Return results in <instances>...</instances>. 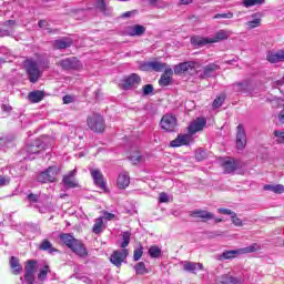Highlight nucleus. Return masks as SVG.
Masks as SVG:
<instances>
[{
	"label": "nucleus",
	"instance_id": "f257e3e1",
	"mask_svg": "<svg viewBox=\"0 0 284 284\" xmlns=\"http://www.w3.org/2000/svg\"><path fill=\"white\" fill-rule=\"evenodd\" d=\"M200 68L201 64L199 62L187 61L176 64L173 70L174 74H185L186 72L191 77L197 74L200 79H210V77H214V72L219 70V67L215 63L207 64L203 68V71L199 70Z\"/></svg>",
	"mask_w": 284,
	"mask_h": 284
},
{
	"label": "nucleus",
	"instance_id": "f03ea898",
	"mask_svg": "<svg viewBox=\"0 0 284 284\" xmlns=\"http://www.w3.org/2000/svg\"><path fill=\"white\" fill-rule=\"evenodd\" d=\"M207 125V120L205 118H196L190 125H189V134H180L175 140H172L170 145L171 148H181L183 145H190L192 141H194V134L196 132H201L203 128Z\"/></svg>",
	"mask_w": 284,
	"mask_h": 284
},
{
	"label": "nucleus",
	"instance_id": "7ed1b4c3",
	"mask_svg": "<svg viewBox=\"0 0 284 284\" xmlns=\"http://www.w3.org/2000/svg\"><path fill=\"white\" fill-rule=\"evenodd\" d=\"M230 34H232V31L219 30L212 38L194 36L191 38V43L196 48H203L210 43H219L221 41H225L230 39Z\"/></svg>",
	"mask_w": 284,
	"mask_h": 284
},
{
	"label": "nucleus",
	"instance_id": "20e7f679",
	"mask_svg": "<svg viewBox=\"0 0 284 284\" xmlns=\"http://www.w3.org/2000/svg\"><path fill=\"white\" fill-rule=\"evenodd\" d=\"M257 250H261V245L254 243L243 248L224 251L223 254L220 255V261H232V258H236V256H241V254H252V252H256Z\"/></svg>",
	"mask_w": 284,
	"mask_h": 284
},
{
	"label": "nucleus",
	"instance_id": "39448f33",
	"mask_svg": "<svg viewBox=\"0 0 284 284\" xmlns=\"http://www.w3.org/2000/svg\"><path fill=\"white\" fill-rule=\"evenodd\" d=\"M24 70L30 83H37L39 78L42 77L43 72L39 69V62L33 59H27L24 61Z\"/></svg>",
	"mask_w": 284,
	"mask_h": 284
},
{
	"label": "nucleus",
	"instance_id": "423d86ee",
	"mask_svg": "<svg viewBox=\"0 0 284 284\" xmlns=\"http://www.w3.org/2000/svg\"><path fill=\"white\" fill-rule=\"evenodd\" d=\"M88 128L92 130V132H98L101 134V132L105 131V120L103 119V115L99 113H92L87 119Z\"/></svg>",
	"mask_w": 284,
	"mask_h": 284
},
{
	"label": "nucleus",
	"instance_id": "0eeeda50",
	"mask_svg": "<svg viewBox=\"0 0 284 284\" xmlns=\"http://www.w3.org/2000/svg\"><path fill=\"white\" fill-rule=\"evenodd\" d=\"M59 175V168L58 166H50L44 172H41L37 181L39 183H54L57 181V176Z\"/></svg>",
	"mask_w": 284,
	"mask_h": 284
},
{
	"label": "nucleus",
	"instance_id": "6e6552de",
	"mask_svg": "<svg viewBox=\"0 0 284 284\" xmlns=\"http://www.w3.org/2000/svg\"><path fill=\"white\" fill-rule=\"evenodd\" d=\"M168 64L165 62H161L159 60H153V61H149V62H143L140 64V70H142L143 72H165V70H168Z\"/></svg>",
	"mask_w": 284,
	"mask_h": 284
},
{
	"label": "nucleus",
	"instance_id": "1a4fd4ad",
	"mask_svg": "<svg viewBox=\"0 0 284 284\" xmlns=\"http://www.w3.org/2000/svg\"><path fill=\"white\" fill-rule=\"evenodd\" d=\"M140 84H141V77H139V74L136 73H132L121 81L120 88L122 90H132V88H136Z\"/></svg>",
	"mask_w": 284,
	"mask_h": 284
},
{
	"label": "nucleus",
	"instance_id": "9d476101",
	"mask_svg": "<svg viewBox=\"0 0 284 284\" xmlns=\"http://www.w3.org/2000/svg\"><path fill=\"white\" fill-rule=\"evenodd\" d=\"M176 125H178L176 116L172 114L163 115L160 122V126L165 132H174V130H176Z\"/></svg>",
	"mask_w": 284,
	"mask_h": 284
},
{
	"label": "nucleus",
	"instance_id": "9b49d317",
	"mask_svg": "<svg viewBox=\"0 0 284 284\" xmlns=\"http://www.w3.org/2000/svg\"><path fill=\"white\" fill-rule=\"evenodd\" d=\"M233 92H241L242 94L254 95V84L250 80L233 84Z\"/></svg>",
	"mask_w": 284,
	"mask_h": 284
},
{
	"label": "nucleus",
	"instance_id": "f8f14e48",
	"mask_svg": "<svg viewBox=\"0 0 284 284\" xmlns=\"http://www.w3.org/2000/svg\"><path fill=\"white\" fill-rule=\"evenodd\" d=\"M128 254H129L128 248L114 251L110 256V261L112 265H115V267H121L125 258H128Z\"/></svg>",
	"mask_w": 284,
	"mask_h": 284
},
{
	"label": "nucleus",
	"instance_id": "ddd939ff",
	"mask_svg": "<svg viewBox=\"0 0 284 284\" xmlns=\"http://www.w3.org/2000/svg\"><path fill=\"white\" fill-rule=\"evenodd\" d=\"M236 130V148L237 150H244L245 145H247V135L245 133V128H243V124H239Z\"/></svg>",
	"mask_w": 284,
	"mask_h": 284
},
{
	"label": "nucleus",
	"instance_id": "4468645a",
	"mask_svg": "<svg viewBox=\"0 0 284 284\" xmlns=\"http://www.w3.org/2000/svg\"><path fill=\"white\" fill-rule=\"evenodd\" d=\"M90 174L93 179L94 185H97V187H100V190H103V192H108V190L105 189V181L103 180V173H101V170L90 169Z\"/></svg>",
	"mask_w": 284,
	"mask_h": 284
},
{
	"label": "nucleus",
	"instance_id": "2eb2a0df",
	"mask_svg": "<svg viewBox=\"0 0 284 284\" xmlns=\"http://www.w3.org/2000/svg\"><path fill=\"white\" fill-rule=\"evenodd\" d=\"M63 70H79L81 62L77 58H67L59 62Z\"/></svg>",
	"mask_w": 284,
	"mask_h": 284
},
{
	"label": "nucleus",
	"instance_id": "dca6fc26",
	"mask_svg": "<svg viewBox=\"0 0 284 284\" xmlns=\"http://www.w3.org/2000/svg\"><path fill=\"white\" fill-rule=\"evenodd\" d=\"M266 61H268V63H283L284 50L268 51L266 53Z\"/></svg>",
	"mask_w": 284,
	"mask_h": 284
},
{
	"label": "nucleus",
	"instance_id": "f3484780",
	"mask_svg": "<svg viewBox=\"0 0 284 284\" xmlns=\"http://www.w3.org/2000/svg\"><path fill=\"white\" fill-rule=\"evenodd\" d=\"M41 150H45V145H43L41 140H36L32 144L27 145V152L29 154L28 159H34V158H31V155L39 154Z\"/></svg>",
	"mask_w": 284,
	"mask_h": 284
},
{
	"label": "nucleus",
	"instance_id": "a211bd4d",
	"mask_svg": "<svg viewBox=\"0 0 284 284\" xmlns=\"http://www.w3.org/2000/svg\"><path fill=\"white\" fill-rule=\"evenodd\" d=\"M69 250H71L74 254H77V256H81V257L88 256V250L85 248L83 243H81V241L79 240L73 242L72 246Z\"/></svg>",
	"mask_w": 284,
	"mask_h": 284
},
{
	"label": "nucleus",
	"instance_id": "6ab92c4d",
	"mask_svg": "<svg viewBox=\"0 0 284 284\" xmlns=\"http://www.w3.org/2000/svg\"><path fill=\"white\" fill-rule=\"evenodd\" d=\"M174 74V70L172 68L165 69L164 73L161 75L159 80V85L161 88H165L172 83V75Z\"/></svg>",
	"mask_w": 284,
	"mask_h": 284
},
{
	"label": "nucleus",
	"instance_id": "aec40b11",
	"mask_svg": "<svg viewBox=\"0 0 284 284\" xmlns=\"http://www.w3.org/2000/svg\"><path fill=\"white\" fill-rule=\"evenodd\" d=\"M126 34L129 37H142L145 34V27L141 24H134L126 28Z\"/></svg>",
	"mask_w": 284,
	"mask_h": 284
},
{
	"label": "nucleus",
	"instance_id": "412c9836",
	"mask_svg": "<svg viewBox=\"0 0 284 284\" xmlns=\"http://www.w3.org/2000/svg\"><path fill=\"white\" fill-rule=\"evenodd\" d=\"M252 20L246 22V26L250 30H254V28H261V21L263 19V13L256 12L251 16Z\"/></svg>",
	"mask_w": 284,
	"mask_h": 284
},
{
	"label": "nucleus",
	"instance_id": "4be33fe9",
	"mask_svg": "<svg viewBox=\"0 0 284 284\" xmlns=\"http://www.w3.org/2000/svg\"><path fill=\"white\" fill-rule=\"evenodd\" d=\"M116 183H118V187L120 190H125V187H129V185H130V173L121 172L118 175Z\"/></svg>",
	"mask_w": 284,
	"mask_h": 284
},
{
	"label": "nucleus",
	"instance_id": "5701e85b",
	"mask_svg": "<svg viewBox=\"0 0 284 284\" xmlns=\"http://www.w3.org/2000/svg\"><path fill=\"white\" fill-rule=\"evenodd\" d=\"M215 284H243L241 280L230 275L225 274L216 278Z\"/></svg>",
	"mask_w": 284,
	"mask_h": 284
},
{
	"label": "nucleus",
	"instance_id": "b1692460",
	"mask_svg": "<svg viewBox=\"0 0 284 284\" xmlns=\"http://www.w3.org/2000/svg\"><path fill=\"white\" fill-rule=\"evenodd\" d=\"M241 165L233 159H227L223 162L225 174H232L235 170H239Z\"/></svg>",
	"mask_w": 284,
	"mask_h": 284
},
{
	"label": "nucleus",
	"instance_id": "393cba45",
	"mask_svg": "<svg viewBox=\"0 0 284 284\" xmlns=\"http://www.w3.org/2000/svg\"><path fill=\"white\" fill-rule=\"evenodd\" d=\"M183 270L185 272H191V274H196V272L203 270V264L196 262H184Z\"/></svg>",
	"mask_w": 284,
	"mask_h": 284
},
{
	"label": "nucleus",
	"instance_id": "a878e982",
	"mask_svg": "<svg viewBox=\"0 0 284 284\" xmlns=\"http://www.w3.org/2000/svg\"><path fill=\"white\" fill-rule=\"evenodd\" d=\"M191 216L193 219H203L204 221H211V219H214V214L203 210L192 211Z\"/></svg>",
	"mask_w": 284,
	"mask_h": 284
},
{
	"label": "nucleus",
	"instance_id": "bb28decb",
	"mask_svg": "<svg viewBox=\"0 0 284 284\" xmlns=\"http://www.w3.org/2000/svg\"><path fill=\"white\" fill-rule=\"evenodd\" d=\"M70 45H72V39L70 38H62L55 40L53 43V48H55V50H65V48H70Z\"/></svg>",
	"mask_w": 284,
	"mask_h": 284
},
{
	"label": "nucleus",
	"instance_id": "cd10ccee",
	"mask_svg": "<svg viewBox=\"0 0 284 284\" xmlns=\"http://www.w3.org/2000/svg\"><path fill=\"white\" fill-rule=\"evenodd\" d=\"M77 175V169L71 171L68 175H64L63 183L67 185V187H77V181L74 180V176Z\"/></svg>",
	"mask_w": 284,
	"mask_h": 284
},
{
	"label": "nucleus",
	"instance_id": "c85d7f7f",
	"mask_svg": "<svg viewBox=\"0 0 284 284\" xmlns=\"http://www.w3.org/2000/svg\"><path fill=\"white\" fill-rule=\"evenodd\" d=\"M43 97H45L43 91H32L29 93L28 99L31 103H39L43 101Z\"/></svg>",
	"mask_w": 284,
	"mask_h": 284
},
{
	"label": "nucleus",
	"instance_id": "c756f323",
	"mask_svg": "<svg viewBox=\"0 0 284 284\" xmlns=\"http://www.w3.org/2000/svg\"><path fill=\"white\" fill-rule=\"evenodd\" d=\"M129 161H131L133 165H138V163H143L145 159L143 158V155H141L140 151L135 150L131 152L129 156Z\"/></svg>",
	"mask_w": 284,
	"mask_h": 284
},
{
	"label": "nucleus",
	"instance_id": "7c9ffc66",
	"mask_svg": "<svg viewBox=\"0 0 284 284\" xmlns=\"http://www.w3.org/2000/svg\"><path fill=\"white\" fill-rule=\"evenodd\" d=\"M60 240L62 241V243H64V245H67V247H71L74 243H77V239H74V236H72V234H68V233H63L60 235Z\"/></svg>",
	"mask_w": 284,
	"mask_h": 284
},
{
	"label": "nucleus",
	"instance_id": "2f4dec72",
	"mask_svg": "<svg viewBox=\"0 0 284 284\" xmlns=\"http://www.w3.org/2000/svg\"><path fill=\"white\" fill-rule=\"evenodd\" d=\"M264 190H266L268 192H274V194H283L284 185L283 184H276V185L266 184V185H264Z\"/></svg>",
	"mask_w": 284,
	"mask_h": 284
},
{
	"label": "nucleus",
	"instance_id": "473e14b6",
	"mask_svg": "<svg viewBox=\"0 0 284 284\" xmlns=\"http://www.w3.org/2000/svg\"><path fill=\"white\" fill-rule=\"evenodd\" d=\"M39 250L43 252H49V254H53V252H58L57 248L52 246V243L48 240H43L39 246Z\"/></svg>",
	"mask_w": 284,
	"mask_h": 284
},
{
	"label": "nucleus",
	"instance_id": "72a5a7b5",
	"mask_svg": "<svg viewBox=\"0 0 284 284\" xmlns=\"http://www.w3.org/2000/svg\"><path fill=\"white\" fill-rule=\"evenodd\" d=\"M93 234H101L103 232V217H98L92 229Z\"/></svg>",
	"mask_w": 284,
	"mask_h": 284
},
{
	"label": "nucleus",
	"instance_id": "f704fd0d",
	"mask_svg": "<svg viewBox=\"0 0 284 284\" xmlns=\"http://www.w3.org/2000/svg\"><path fill=\"white\" fill-rule=\"evenodd\" d=\"M132 239V233L130 232H123L122 233V243L120 244V247H122V250H125V247H128V245H130V241Z\"/></svg>",
	"mask_w": 284,
	"mask_h": 284
},
{
	"label": "nucleus",
	"instance_id": "c9c22d12",
	"mask_svg": "<svg viewBox=\"0 0 284 284\" xmlns=\"http://www.w3.org/2000/svg\"><path fill=\"white\" fill-rule=\"evenodd\" d=\"M48 274H50V266L44 265V267L40 270V273L38 274V281H40V283H43V281L48 278Z\"/></svg>",
	"mask_w": 284,
	"mask_h": 284
},
{
	"label": "nucleus",
	"instance_id": "e433bc0d",
	"mask_svg": "<svg viewBox=\"0 0 284 284\" xmlns=\"http://www.w3.org/2000/svg\"><path fill=\"white\" fill-rule=\"evenodd\" d=\"M134 270H135V274H139L141 276H143V274H148L149 272L148 267H145V263L143 262L135 264Z\"/></svg>",
	"mask_w": 284,
	"mask_h": 284
},
{
	"label": "nucleus",
	"instance_id": "4c0bfd02",
	"mask_svg": "<svg viewBox=\"0 0 284 284\" xmlns=\"http://www.w3.org/2000/svg\"><path fill=\"white\" fill-rule=\"evenodd\" d=\"M11 270H13L14 274H19L21 272V265L19 264V260L14 256L10 260Z\"/></svg>",
	"mask_w": 284,
	"mask_h": 284
},
{
	"label": "nucleus",
	"instance_id": "58836bf2",
	"mask_svg": "<svg viewBox=\"0 0 284 284\" xmlns=\"http://www.w3.org/2000/svg\"><path fill=\"white\" fill-rule=\"evenodd\" d=\"M265 0H243L244 8H252L253 6H263Z\"/></svg>",
	"mask_w": 284,
	"mask_h": 284
},
{
	"label": "nucleus",
	"instance_id": "ea45409f",
	"mask_svg": "<svg viewBox=\"0 0 284 284\" xmlns=\"http://www.w3.org/2000/svg\"><path fill=\"white\" fill-rule=\"evenodd\" d=\"M149 256H151V258H159V256H161V247L153 245L149 248Z\"/></svg>",
	"mask_w": 284,
	"mask_h": 284
},
{
	"label": "nucleus",
	"instance_id": "a19ab883",
	"mask_svg": "<svg viewBox=\"0 0 284 284\" xmlns=\"http://www.w3.org/2000/svg\"><path fill=\"white\" fill-rule=\"evenodd\" d=\"M26 273L34 274V270H37V261L30 260L27 262L24 266Z\"/></svg>",
	"mask_w": 284,
	"mask_h": 284
},
{
	"label": "nucleus",
	"instance_id": "79ce46f5",
	"mask_svg": "<svg viewBox=\"0 0 284 284\" xmlns=\"http://www.w3.org/2000/svg\"><path fill=\"white\" fill-rule=\"evenodd\" d=\"M95 8H98V10H100V12L108 14V12H106L108 8L105 7V0H97Z\"/></svg>",
	"mask_w": 284,
	"mask_h": 284
},
{
	"label": "nucleus",
	"instance_id": "37998d69",
	"mask_svg": "<svg viewBox=\"0 0 284 284\" xmlns=\"http://www.w3.org/2000/svg\"><path fill=\"white\" fill-rule=\"evenodd\" d=\"M225 101V95H220L213 101V108H221Z\"/></svg>",
	"mask_w": 284,
	"mask_h": 284
},
{
	"label": "nucleus",
	"instance_id": "c03bdc74",
	"mask_svg": "<svg viewBox=\"0 0 284 284\" xmlns=\"http://www.w3.org/2000/svg\"><path fill=\"white\" fill-rule=\"evenodd\" d=\"M143 94L144 97H148L154 92V87L152 84H145L143 88Z\"/></svg>",
	"mask_w": 284,
	"mask_h": 284
},
{
	"label": "nucleus",
	"instance_id": "a18cd8bd",
	"mask_svg": "<svg viewBox=\"0 0 284 284\" xmlns=\"http://www.w3.org/2000/svg\"><path fill=\"white\" fill-rule=\"evenodd\" d=\"M232 223L236 225V227H243V221L236 216V213H233L232 216Z\"/></svg>",
	"mask_w": 284,
	"mask_h": 284
},
{
	"label": "nucleus",
	"instance_id": "49530a36",
	"mask_svg": "<svg viewBox=\"0 0 284 284\" xmlns=\"http://www.w3.org/2000/svg\"><path fill=\"white\" fill-rule=\"evenodd\" d=\"M234 13L227 12V13H217L213 17V19H233Z\"/></svg>",
	"mask_w": 284,
	"mask_h": 284
},
{
	"label": "nucleus",
	"instance_id": "de8ad7c7",
	"mask_svg": "<svg viewBox=\"0 0 284 284\" xmlns=\"http://www.w3.org/2000/svg\"><path fill=\"white\" fill-rule=\"evenodd\" d=\"M143 256V247L135 248L133 254V261H139Z\"/></svg>",
	"mask_w": 284,
	"mask_h": 284
},
{
	"label": "nucleus",
	"instance_id": "09e8293b",
	"mask_svg": "<svg viewBox=\"0 0 284 284\" xmlns=\"http://www.w3.org/2000/svg\"><path fill=\"white\" fill-rule=\"evenodd\" d=\"M273 134L277 139L278 143L283 142V140H284V130L283 131L275 130L273 132Z\"/></svg>",
	"mask_w": 284,
	"mask_h": 284
},
{
	"label": "nucleus",
	"instance_id": "8fccbe9b",
	"mask_svg": "<svg viewBox=\"0 0 284 284\" xmlns=\"http://www.w3.org/2000/svg\"><path fill=\"white\" fill-rule=\"evenodd\" d=\"M24 281L27 284L34 283V273H26Z\"/></svg>",
	"mask_w": 284,
	"mask_h": 284
},
{
	"label": "nucleus",
	"instance_id": "3c124183",
	"mask_svg": "<svg viewBox=\"0 0 284 284\" xmlns=\"http://www.w3.org/2000/svg\"><path fill=\"white\" fill-rule=\"evenodd\" d=\"M159 201L160 203H168L170 201V196L168 195V193L162 192L160 193Z\"/></svg>",
	"mask_w": 284,
	"mask_h": 284
},
{
	"label": "nucleus",
	"instance_id": "603ef678",
	"mask_svg": "<svg viewBox=\"0 0 284 284\" xmlns=\"http://www.w3.org/2000/svg\"><path fill=\"white\" fill-rule=\"evenodd\" d=\"M219 214H224L226 216H231L234 214V212H232V210L230 209H217Z\"/></svg>",
	"mask_w": 284,
	"mask_h": 284
},
{
	"label": "nucleus",
	"instance_id": "864d4df0",
	"mask_svg": "<svg viewBox=\"0 0 284 284\" xmlns=\"http://www.w3.org/2000/svg\"><path fill=\"white\" fill-rule=\"evenodd\" d=\"M195 159H196L197 161H203V159H205V151H203V150H197V151L195 152Z\"/></svg>",
	"mask_w": 284,
	"mask_h": 284
},
{
	"label": "nucleus",
	"instance_id": "5fc2aeb1",
	"mask_svg": "<svg viewBox=\"0 0 284 284\" xmlns=\"http://www.w3.org/2000/svg\"><path fill=\"white\" fill-rule=\"evenodd\" d=\"M27 199L30 201V203H37V201H39V195L31 193L27 196Z\"/></svg>",
	"mask_w": 284,
	"mask_h": 284
},
{
	"label": "nucleus",
	"instance_id": "6e6d98bb",
	"mask_svg": "<svg viewBox=\"0 0 284 284\" xmlns=\"http://www.w3.org/2000/svg\"><path fill=\"white\" fill-rule=\"evenodd\" d=\"M8 183H10V179H8L6 176H0V187L8 185Z\"/></svg>",
	"mask_w": 284,
	"mask_h": 284
},
{
	"label": "nucleus",
	"instance_id": "4d7b16f0",
	"mask_svg": "<svg viewBox=\"0 0 284 284\" xmlns=\"http://www.w3.org/2000/svg\"><path fill=\"white\" fill-rule=\"evenodd\" d=\"M103 219H105L106 221H112L114 219V214L104 212Z\"/></svg>",
	"mask_w": 284,
	"mask_h": 284
},
{
	"label": "nucleus",
	"instance_id": "13d9d810",
	"mask_svg": "<svg viewBox=\"0 0 284 284\" xmlns=\"http://www.w3.org/2000/svg\"><path fill=\"white\" fill-rule=\"evenodd\" d=\"M0 37H10V30L0 28Z\"/></svg>",
	"mask_w": 284,
	"mask_h": 284
},
{
	"label": "nucleus",
	"instance_id": "bf43d9fd",
	"mask_svg": "<svg viewBox=\"0 0 284 284\" xmlns=\"http://www.w3.org/2000/svg\"><path fill=\"white\" fill-rule=\"evenodd\" d=\"M63 103H65V104L72 103V97H70V95H64V97H63Z\"/></svg>",
	"mask_w": 284,
	"mask_h": 284
},
{
	"label": "nucleus",
	"instance_id": "052dcab7",
	"mask_svg": "<svg viewBox=\"0 0 284 284\" xmlns=\"http://www.w3.org/2000/svg\"><path fill=\"white\" fill-rule=\"evenodd\" d=\"M38 26H39V28H45V26H48V21H45V20H40V21L38 22Z\"/></svg>",
	"mask_w": 284,
	"mask_h": 284
},
{
	"label": "nucleus",
	"instance_id": "680f3d73",
	"mask_svg": "<svg viewBox=\"0 0 284 284\" xmlns=\"http://www.w3.org/2000/svg\"><path fill=\"white\" fill-rule=\"evenodd\" d=\"M131 14H134V12H133V11H128V12H124V13L122 14V17H123L124 19H128V18H130Z\"/></svg>",
	"mask_w": 284,
	"mask_h": 284
},
{
	"label": "nucleus",
	"instance_id": "e2e57ef3",
	"mask_svg": "<svg viewBox=\"0 0 284 284\" xmlns=\"http://www.w3.org/2000/svg\"><path fill=\"white\" fill-rule=\"evenodd\" d=\"M180 3L182 6H190V3H192V0H180Z\"/></svg>",
	"mask_w": 284,
	"mask_h": 284
},
{
	"label": "nucleus",
	"instance_id": "0e129e2a",
	"mask_svg": "<svg viewBox=\"0 0 284 284\" xmlns=\"http://www.w3.org/2000/svg\"><path fill=\"white\" fill-rule=\"evenodd\" d=\"M2 110H4V112H10V110H12V108L8 106V105H3Z\"/></svg>",
	"mask_w": 284,
	"mask_h": 284
},
{
	"label": "nucleus",
	"instance_id": "69168bd1",
	"mask_svg": "<svg viewBox=\"0 0 284 284\" xmlns=\"http://www.w3.org/2000/svg\"><path fill=\"white\" fill-rule=\"evenodd\" d=\"M82 281H83V283H88V284L92 283V281L88 277H82Z\"/></svg>",
	"mask_w": 284,
	"mask_h": 284
},
{
	"label": "nucleus",
	"instance_id": "338daca9",
	"mask_svg": "<svg viewBox=\"0 0 284 284\" xmlns=\"http://www.w3.org/2000/svg\"><path fill=\"white\" fill-rule=\"evenodd\" d=\"M7 23L8 26H14V20H9Z\"/></svg>",
	"mask_w": 284,
	"mask_h": 284
},
{
	"label": "nucleus",
	"instance_id": "774afa93",
	"mask_svg": "<svg viewBox=\"0 0 284 284\" xmlns=\"http://www.w3.org/2000/svg\"><path fill=\"white\" fill-rule=\"evenodd\" d=\"M277 85H283V80L277 81Z\"/></svg>",
	"mask_w": 284,
	"mask_h": 284
}]
</instances>
